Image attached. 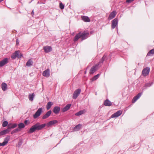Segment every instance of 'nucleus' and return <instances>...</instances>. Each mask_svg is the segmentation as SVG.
Masks as SVG:
<instances>
[{
    "instance_id": "79ce46f5",
    "label": "nucleus",
    "mask_w": 154,
    "mask_h": 154,
    "mask_svg": "<svg viewBox=\"0 0 154 154\" xmlns=\"http://www.w3.org/2000/svg\"><path fill=\"white\" fill-rule=\"evenodd\" d=\"M33 13V11L32 12V14Z\"/></svg>"
},
{
    "instance_id": "a878e982",
    "label": "nucleus",
    "mask_w": 154,
    "mask_h": 154,
    "mask_svg": "<svg viewBox=\"0 0 154 154\" xmlns=\"http://www.w3.org/2000/svg\"><path fill=\"white\" fill-rule=\"evenodd\" d=\"M10 137L9 136H8L6 138H5L4 139V141L3 142L5 145H6L8 143V141L10 139Z\"/></svg>"
},
{
    "instance_id": "423d86ee",
    "label": "nucleus",
    "mask_w": 154,
    "mask_h": 154,
    "mask_svg": "<svg viewBox=\"0 0 154 154\" xmlns=\"http://www.w3.org/2000/svg\"><path fill=\"white\" fill-rule=\"evenodd\" d=\"M81 90L80 89H77L74 91L72 96L73 99H76L79 95Z\"/></svg>"
},
{
    "instance_id": "39448f33",
    "label": "nucleus",
    "mask_w": 154,
    "mask_h": 154,
    "mask_svg": "<svg viewBox=\"0 0 154 154\" xmlns=\"http://www.w3.org/2000/svg\"><path fill=\"white\" fill-rule=\"evenodd\" d=\"M42 111V108H39L36 112L33 115V117L34 119H36L41 114Z\"/></svg>"
},
{
    "instance_id": "393cba45",
    "label": "nucleus",
    "mask_w": 154,
    "mask_h": 154,
    "mask_svg": "<svg viewBox=\"0 0 154 154\" xmlns=\"http://www.w3.org/2000/svg\"><path fill=\"white\" fill-rule=\"evenodd\" d=\"M7 88V85L5 83H2V90L4 91H5Z\"/></svg>"
},
{
    "instance_id": "4c0bfd02",
    "label": "nucleus",
    "mask_w": 154,
    "mask_h": 154,
    "mask_svg": "<svg viewBox=\"0 0 154 154\" xmlns=\"http://www.w3.org/2000/svg\"><path fill=\"white\" fill-rule=\"evenodd\" d=\"M5 145L4 142H2V143H0V146H4Z\"/></svg>"
},
{
    "instance_id": "2eb2a0df",
    "label": "nucleus",
    "mask_w": 154,
    "mask_h": 154,
    "mask_svg": "<svg viewBox=\"0 0 154 154\" xmlns=\"http://www.w3.org/2000/svg\"><path fill=\"white\" fill-rule=\"evenodd\" d=\"M43 49L45 53H48L51 51L52 50V48L50 46H46L43 47Z\"/></svg>"
},
{
    "instance_id": "2f4dec72",
    "label": "nucleus",
    "mask_w": 154,
    "mask_h": 154,
    "mask_svg": "<svg viewBox=\"0 0 154 154\" xmlns=\"http://www.w3.org/2000/svg\"><path fill=\"white\" fill-rule=\"evenodd\" d=\"M84 113L83 111L82 110L79 111V112H77L75 114V115L76 116H79L83 114Z\"/></svg>"
},
{
    "instance_id": "20e7f679",
    "label": "nucleus",
    "mask_w": 154,
    "mask_h": 154,
    "mask_svg": "<svg viewBox=\"0 0 154 154\" xmlns=\"http://www.w3.org/2000/svg\"><path fill=\"white\" fill-rule=\"evenodd\" d=\"M18 128L14 130L11 132V134H14L16 132L19 131L20 129L23 128L25 127V125L23 123H21L18 124Z\"/></svg>"
},
{
    "instance_id": "9d476101",
    "label": "nucleus",
    "mask_w": 154,
    "mask_h": 154,
    "mask_svg": "<svg viewBox=\"0 0 154 154\" xmlns=\"http://www.w3.org/2000/svg\"><path fill=\"white\" fill-rule=\"evenodd\" d=\"M8 62V59L5 58L0 61V67H2Z\"/></svg>"
},
{
    "instance_id": "f704fd0d",
    "label": "nucleus",
    "mask_w": 154,
    "mask_h": 154,
    "mask_svg": "<svg viewBox=\"0 0 154 154\" xmlns=\"http://www.w3.org/2000/svg\"><path fill=\"white\" fill-rule=\"evenodd\" d=\"M24 123L26 125H27L29 123V120H26L25 121Z\"/></svg>"
},
{
    "instance_id": "cd10ccee",
    "label": "nucleus",
    "mask_w": 154,
    "mask_h": 154,
    "mask_svg": "<svg viewBox=\"0 0 154 154\" xmlns=\"http://www.w3.org/2000/svg\"><path fill=\"white\" fill-rule=\"evenodd\" d=\"M33 62L31 59H29L26 63V65L27 66H29L32 65Z\"/></svg>"
},
{
    "instance_id": "a211bd4d",
    "label": "nucleus",
    "mask_w": 154,
    "mask_h": 154,
    "mask_svg": "<svg viewBox=\"0 0 154 154\" xmlns=\"http://www.w3.org/2000/svg\"><path fill=\"white\" fill-rule=\"evenodd\" d=\"M104 105L106 106H112V103L108 99L105 100L104 102Z\"/></svg>"
},
{
    "instance_id": "f257e3e1",
    "label": "nucleus",
    "mask_w": 154,
    "mask_h": 154,
    "mask_svg": "<svg viewBox=\"0 0 154 154\" xmlns=\"http://www.w3.org/2000/svg\"><path fill=\"white\" fill-rule=\"evenodd\" d=\"M89 34V32L87 31H84L83 32H80L75 36L73 41L76 42L80 38H81L82 40H84L88 37Z\"/></svg>"
},
{
    "instance_id": "5701e85b",
    "label": "nucleus",
    "mask_w": 154,
    "mask_h": 154,
    "mask_svg": "<svg viewBox=\"0 0 154 154\" xmlns=\"http://www.w3.org/2000/svg\"><path fill=\"white\" fill-rule=\"evenodd\" d=\"M10 131L9 130V129L8 128L7 129L4 130L2 131H1L0 132V135H4L8 134V132Z\"/></svg>"
},
{
    "instance_id": "ea45409f",
    "label": "nucleus",
    "mask_w": 154,
    "mask_h": 154,
    "mask_svg": "<svg viewBox=\"0 0 154 154\" xmlns=\"http://www.w3.org/2000/svg\"><path fill=\"white\" fill-rule=\"evenodd\" d=\"M4 0H0V2H1L3 1Z\"/></svg>"
},
{
    "instance_id": "e433bc0d",
    "label": "nucleus",
    "mask_w": 154,
    "mask_h": 154,
    "mask_svg": "<svg viewBox=\"0 0 154 154\" xmlns=\"http://www.w3.org/2000/svg\"><path fill=\"white\" fill-rule=\"evenodd\" d=\"M134 0H127L126 2L127 3H130L133 2Z\"/></svg>"
},
{
    "instance_id": "72a5a7b5",
    "label": "nucleus",
    "mask_w": 154,
    "mask_h": 154,
    "mask_svg": "<svg viewBox=\"0 0 154 154\" xmlns=\"http://www.w3.org/2000/svg\"><path fill=\"white\" fill-rule=\"evenodd\" d=\"M59 6H60V8L61 9H63L64 8V5L62 4V2H60V3Z\"/></svg>"
},
{
    "instance_id": "c85d7f7f",
    "label": "nucleus",
    "mask_w": 154,
    "mask_h": 154,
    "mask_svg": "<svg viewBox=\"0 0 154 154\" xmlns=\"http://www.w3.org/2000/svg\"><path fill=\"white\" fill-rule=\"evenodd\" d=\"M34 96V93H33L32 94H30L29 96V100L31 101H32L33 100Z\"/></svg>"
},
{
    "instance_id": "7c9ffc66",
    "label": "nucleus",
    "mask_w": 154,
    "mask_h": 154,
    "mask_svg": "<svg viewBox=\"0 0 154 154\" xmlns=\"http://www.w3.org/2000/svg\"><path fill=\"white\" fill-rule=\"evenodd\" d=\"M100 75L99 74H98L97 75L94 76L92 79L91 80L92 81H94L97 79L99 77Z\"/></svg>"
},
{
    "instance_id": "4468645a",
    "label": "nucleus",
    "mask_w": 154,
    "mask_h": 154,
    "mask_svg": "<svg viewBox=\"0 0 154 154\" xmlns=\"http://www.w3.org/2000/svg\"><path fill=\"white\" fill-rule=\"evenodd\" d=\"M116 11H112L109 14L108 17V19L111 20L115 17L116 14Z\"/></svg>"
},
{
    "instance_id": "1a4fd4ad",
    "label": "nucleus",
    "mask_w": 154,
    "mask_h": 154,
    "mask_svg": "<svg viewBox=\"0 0 154 154\" xmlns=\"http://www.w3.org/2000/svg\"><path fill=\"white\" fill-rule=\"evenodd\" d=\"M122 113V111L121 110L118 111L116 112L113 114L111 116L112 118L117 117L120 116Z\"/></svg>"
},
{
    "instance_id": "7ed1b4c3",
    "label": "nucleus",
    "mask_w": 154,
    "mask_h": 154,
    "mask_svg": "<svg viewBox=\"0 0 154 154\" xmlns=\"http://www.w3.org/2000/svg\"><path fill=\"white\" fill-rule=\"evenodd\" d=\"M20 51H16L14 53L12 54L11 57L13 59H15L17 57L18 58H21L23 56L22 54L19 53Z\"/></svg>"
},
{
    "instance_id": "412c9836",
    "label": "nucleus",
    "mask_w": 154,
    "mask_h": 154,
    "mask_svg": "<svg viewBox=\"0 0 154 154\" xmlns=\"http://www.w3.org/2000/svg\"><path fill=\"white\" fill-rule=\"evenodd\" d=\"M71 106V104H68L67 105L62 109V112H64L68 110L69 109L70 107Z\"/></svg>"
},
{
    "instance_id": "0eeeda50",
    "label": "nucleus",
    "mask_w": 154,
    "mask_h": 154,
    "mask_svg": "<svg viewBox=\"0 0 154 154\" xmlns=\"http://www.w3.org/2000/svg\"><path fill=\"white\" fill-rule=\"evenodd\" d=\"M149 71L150 69L149 67L143 69L142 71V75L144 76H147L148 75Z\"/></svg>"
},
{
    "instance_id": "bb28decb",
    "label": "nucleus",
    "mask_w": 154,
    "mask_h": 154,
    "mask_svg": "<svg viewBox=\"0 0 154 154\" xmlns=\"http://www.w3.org/2000/svg\"><path fill=\"white\" fill-rule=\"evenodd\" d=\"M53 103L51 102H48L47 104V105L46 106V109L47 110L49 109L51 106L52 105Z\"/></svg>"
},
{
    "instance_id": "f8f14e48",
    "label": "nucleus",
    "mask_w": 154,
    "mask_h": 154,
    "mask_svg": "<svg viewBox=\"0 0 154 154\" xmlns=\"http://www.w3.org/2000/svg\"><path fill=\"white\" fill-rule=\"evenodd\" d=\"M142 94V93H138L136 96L134 97L132 101V102L133 103H134L141 96Z\"/></svg>"
},
{
    "instance_id": "ddd939ff",
    "label": "nucleus",
    "mask_w": 154,
    "mask_h": 154,
    "mask_svg": "<svg viewBox=\"0 0 154 154\" xmlns=\"http://www.w3.org/2000/svg\"><path fill=\"white\" fill-rule=\"evenodd\" d=\"M43 75L45 77H48L50 76V70L49 69H48L44 71L42 73Z\"/></svg>"
},
{
    "instance_id": "b1692460",
    "label": "nucleus",
    "mask_w": 154,
    "mask_h": 154,
    "mask_svg": "<svg viewBox=\"0 0 154 154\" xmlns=\"http://www.w3.org/2000/svg\"><path fill=\"white\" fill-rule=\"evenodd\" d=\"M81 17L82 20L85 22H89L90 21L89 18L88 17L83 16Z\"/></svg>"
},
{
    "instance_id": "f03ea898",
    "label": "nucleus",
    "mask_w": 154,
    "mask_h": 154,
    "mask_svg": "<svg viewBox=\"0 0 154 154\" xmlns=\"http://www.w3.org/2000/svg\"><path fill=\"white\" fill-rule=\"evenodd\" d=\"M46 126L45 124L40 125L39 123H36L33 125L29 129V132L32 133L36 130H40L44 128Z\"/></svg>"
},
{
    "instance_id": "c756f323",
    "label": "nucleus",
    "mask_w": 154,
    "mask_h": 154,
    "mask_svg": "<svg viewBox=\"0 0 154 154\" xmlns=\"http://www.w3.org/2000/svg\"><path fill=\"white\" fill-rule=\"evenodd\" d=\"M154 54V48L150 50L147 54V56H150Z\"/></svg>"
},
{
    "instance_id": "6e6552de",
    "label": "nucleus",
    "mask_w": 154,
    "mask_h": 154,
    "mask_svg": "<svg viewBox=\"0 0 154 154\" xmlns=\"http://www.w3.org/2000/svg\"><path fill=\"white\" fill-rule=\"evenodd\" d=\"M57 121L56 120L51 121L46 124V126L48 127H50L53 125L57 123Z\"/></svg>"
},
{
    "instance_id": "a19ab883",
    "label": "nucleus",
    "mask_w": 154,
    "mask_h": 154,
    "mask_svg": "<svg viewBox=\"0 0 154 154\" xmlns=\"http://www.w3.org/2000/svg\"><path fill=\"white\" fill-rule=\"evenodd\" d=\"M86 71H85V74H86Z\"/></svg>"
},
{
    "instance_id": "f3484780",
    "label": "nucleus",
    "mask_w": 154,
    "mask_h": 154,
    "mask_svg": "<svg viewBox=\"0 0 154 154\" xmlns=\"http://www.w3.org/2000/svg\"><path fill=\"white\" fill-rule=\"evenodd\" d=\"M17 126L16 124H11L9 123L8 125V128L9 129V130L11 131V128H14L16 127Z\"/></svg>"
},
{
    "instance_id": "4be33fe9",
    "label": "nucleus",
    "mask_w": 154,
    "mask_h": 154,
    "mask_svg": "<svg viewBox=\"0 0 154 154\" xmlns=\"http://www.w3.org/2000/svg\"><path fill=\"white\" fill-rule=\"evenodd\" d=\"M82 127V125L78 124L76 125L73 128V130L74 131H76L79 130Z\"/></svg>"
},
{
    "instance_id": "9b49d317",
    "label": "nucleus",
    "mask_w": 154,
    "mask_h": 154,
    "mask_svg": "<svg viewBox=\"0 0 154 154\" xmlns=\"http://www.w3.org/2000/svg\"><path fill=\"white\" fill-rule=\"evenodd\" d=\"M118 24V19L116 18L114 19L112 22L111 27L112 29L115 28Z\"/></svg>"
},
{
    "instance_id": "aec40b11",
    "label": "nucleus",
    "mask_w": 154,
    "mask_h": 154,
    "mask_svg": "<svg viewBox=\"0 0 154 154\" xmlns=\"http://www.w3.org/2000/svg\"><path fill=\"white\" fill-rule=\"evenodd\" d=\"M60 110V108L58 106H55L53 110V112L55 114H57L59 112Z\"/></svg>"
},
{
    "instance_id": "473e14b6",
    "label": "nucleus",
    "mask_w": 154,
    "mask_h": 154,
    "mask_svg": "<svg viewBox=\"0 0 154 154\" xmlns=\"http://www.w3.org/2000/svg\"><path fill=\"white\" fill-rule=\"evenodd\" d=\"M8 125V122L7 121H5L3 122L2 123V126L4 127H6Z\"/></svg>"
},
{
    "instance_id": "6ab92c4d",
    "label": "nucleus",
    "mask_w": 154,
    "mask_h": 154,
    "mask_svg": "<svg viewBox=\"0 0 154 154\" xmlns=\"http://www.w3.org/2000/svg\"><path fill=\"white\" fill-rule=\"evenodd\" d=\"M97 65H96L94 66H93L91 69L90 72V74H93L96 71L97 69Z\"/></svg>"
},
{
    "instance_id": "58836bf2",
    "label": "nucleus",
    "mask_w": 154,
    "mask_h": 154,
    "mask_svg": "<svg viewBox=\"0 0 154 154\" xmlns=\"http://www.w3.org/2000/svg\"><path fill=\"white\" fill-rule=\"evenodd\" d=\"M19 40L18 39H17L16 41V44L17 45H18L19 44Z\"/></svg>"
},
{
    "instance_id": "dca6fc26",
    "label": "nucleus",
    "mask_w": 154,
    "mask_h": 154,
    "mask_svg": "<svg viewBox=\"0 0 154 154\" xmlns=\"http://www.w3.org/2000/svg\"><path fill=\"white\" fill-rule=\"evenodd\" d=\"M51 112H52L51 110L49 111L43 116L42 119H45L48 118L50 116Z\"/></svg>"
},
{
    "instance_id": "c9c22d12",
    "label": "nucleus",
    "mask_w": 154,
    "mask_h": 154,
    "mask_svg": "<svg viewBox=\"0 0 154 154\" xmlns=\"http://www.w3.org/2000/svg\"><path fill=\"white\" fill-rule=\"evenodd\" d=\"M105 57L104 56H103L102 58L101 61H100V63H102L104 60L105 59Z\"/></svg>"
}]
</instances>
